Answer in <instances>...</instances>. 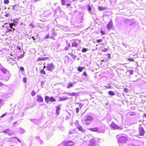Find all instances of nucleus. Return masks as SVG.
<instances>
[{"mask_svg": "<svg viewBox=\"0 0 146 146\" xmlns=\"http://www.w3.org/2000/svg\"><path fill=\"white\" fill-rule=\"evenodd\" d=\"M6 115V113H5L4 114H3L2 115H1V116L0 117L1 118V117H4L5 116V115Z\"/></svg>", "mask_w": 146, "mask_h": 146, "instance_id": "54", "label": "nucleus"}, {"mask_svg": "<svg viewBox=\"0 0 146 146\" xmlns=\"http://www.w3.org/2000/svg\"><path fill=\"white\" fill-rule=\"evenodd\" d=\"M98 9L100 11L105 10L106 8L104 7H101L100 6H98Z\"/></svg>", "mask_w": 146, "mask_h": 146, "instance_id": "22", "label": "nucleus"}, {"mask_svg": "<svg viewBox=\"0 0 146 146\" xmlns=\"http://www.w3.org/2000/svg\"><path fill=\"white\" fill-rule=\"evenodd\" d=\"M13 92L11 89H9L8 90V92L6 93V95L8 97H9L11 95Z\"/></svg>", "mask_w": 146, "mask_h": 146, "instance_id": "13", "label": "nucleus"}, {"mask_svg": "<svg viewBox=\"0 0 146 146\" xmlns=\"http://www.w3.org/2000/svg\"><path fill=\"white\" fill-rule=\"evenodd\" d=\"M54 68V66L52 63L48 64L46 66L47 70L51 72L52 71Z\"/></svg>", "mask_w": 146, "mask_h": 146, "instance_id": "3", "label": "nucleus"}, {"mask_svg": "<svg viewBox=\"0 0 146 146\" xmlns=\"http://www.w3.org/2000/svg\"><path fill=\"white\" fill-rule=\"evenodd\" d=\"M65 50H68V47H66V48H65Z\"/></svg>", "mask_w": 146, "mask_h": 146, "instance_id": "57", "label": "nucleus"}, {"mask_svg": "<svg viewBox=\"0 0 146 146\" xmlns=\"http://www.w3.org/2000/svg\"><path fill=\"white\" fill-rule=\"evenodd\" d=\"M96 141L95 139H91L89 141V143L88 144V146H95L96 145Z\"/></svg>", "mask_w": 146, "mask_h": 146, "instance_id": "5", "label": "nucleus"}, {"mask_svg": "<svg viewBox=\"0 0 146 146\" xmlns=\"http://www.w3.org/2000/svg\"><path fill=\"white\" fill-rule=\"evenodd\" d=\"M4 3L5 4H8L9 3V1L8 0H5L4 1Z\"/></svg>", "mask_w": 146, "mask_h": 146, "instance_id": "33", "label": "nucleus"}, {"mask_svg": "<svg viewBox=\"0 0 146 146\" xmlns=\"http://www.w3.org/2000/svg\"><path fill=\"white\" fill-rule=\"evenodd\" d=\"M83 69V68L80 67H79L78 68V71L80 72H82Z\"/></svg>", "mask_w": 146, "mask_h": 146, "instance_id": "31", "label": "nucleus"}, {"mask_svg": "<svg viewBox=\"0 0 146 146\" xmlns=\"http://www.w3.org/2000/svg\"><path fill=\"white\" fill-rule=\"evenodd\" d=\"M48 59V58L47 57H43L42 58V61Z\"/></svg>", "mask_w": 146, "mask_h": 146, "instance_id": "47", "label": "nucleus"}, {"mask_svg": "<svg viewBox=\"0 0 146 146\" xmlns=\"http://www.w3.org/2000/svg\"><path fill=\"white\" fill-rule=\"evenodd\" d=\"M37 101L39 102H43V99L40 96L38 95L37 96Z\"/></svg>", "mask_w": 146, "mask_h": 146, "instance_id": "16", "label": "nucleus"}, {"mask_svg": "<svg viewBox=\"0 0 146 146\" xmlns=\"http://www.w3.org/2000/svg\"><path fill=\"white\" fill-rule=\"evenodd\" d=\"M35 93L34 91H32L31 93V95L32 96H34L35 95Z\"/></svg>", "mask_w": 146, "mask_h": 146, "instance_id": "37", "label": "nucleus"}, {"mask_svg": "<svg viewBox=\"0 0 146 146\" xmlns=\"http://www.w3.org/2000/svg\"><path fill=\"white\" fill-rule=\"evenodd\" d=\"M84 123L87 125H90L92 120V118L90 116L87 115L85 116L83 118Z\"/></svg>", "mask_w": 146, "mask_h": 146, "instance_id": "1", "label": "nucleus"}, {"mask_svg": "<svg viewBox=\"0 0 146 146\" xmlns=\"http://www.w3.org/2000/svg\"><path fill=\"white\" fill-rule=\"evenodd\" d=\"M122 44H123V45L125 46V47H127V45L126 44H125L124 43H123V42H122Z\"/></svg>", "mask_w": 146, "mask_h": 146, "instance_id": "52", "label": "nucleus"}, {"mask_svg": "<svg viewBox=\"0 0 146 146\" xmlns=\"http://www.w3.org/2000/svg\"><path fill=\"white\" fill-rule=\"evenodd\" d=\"M83 75H84L85 76H87V74L85 72H84Z\"/></svg>", "mask_w": 146, "mask_h": 146, "instance_id": "53", "label": "nucleus"}, {"mask_svg": "<svg viewBox=\"0 0 146 146\" xmlns=\"http://www.w3.org/2000/svg\"><path fill=\"white\" fill-rule=\"evenodd\" d=\"M117 137H118V142L119 143H124L127 140V138L125 136L118 135Z\"/></svg>", "mask_w": 146, "mask_h": 146, "instance_id": "2", "label": "nucleus"}, {"mask_svg": "<svg viewBox=\"0 0 146 146\" xmlns=\"http://www.w3.org/2000/svg\"><path fill=\"white\" fill-rule=\"evenodd\" d=\"M73 86V83H70L68 84L67 88H70L72 87Z\"/></svg>", "mask_w": 146, "mask_h": 146, "instance_id": "23", "label": "nucleus"}, {"mask_svg": "<svg viewBox=\"0 0 146 146\" xmlns=\"http://www.w3.org/2000/svg\"><path fill=\"white\" fill-rule=\"evenodd\" d=\"M124 91L126 93H127L128 92L127 89L125 88L124 89Z\"/></svg>", "mask_w": 146, "mask_h": 146, "instance_id": "39", "label": "nucleus"}, {"mask_svg": "<svg viewBox=\"0 0 146 146\" xmlns=\"http://www.w3.org/2000/svg\"><path fill=\"white\" fill-rule=\"evenodd\" d=\"M3 85V84L0 82V86H1Z\"/></svg>", "mask_w": 146, "mask_h": 146, "instance_id": "59", "label": "nucleus"}, {"mask_svg": "<svg viewBox=\"0 0 146 146\" xmlns=\"http://www.w3.org/2000/svg\"><path fill=\"white\" fill-rule=\"evenodd\" d=\"M23 81L24 83H26L27 82V78L24 77L23 78Z\"/></svg>", "mask_w": 146, "mask_h": 146, "instance_id": "36", "label": "nucleus"}, {"mask_svg": "<svg viewBox=\"0 0 146 146\" xmlns=\"http://www.w3.org/2000/svg\"><path fill=\"white\" fill-rule=\"evenodd\" d=\"M45 101L47 103H48L50 101V98L48 96H46L45 97Z\"/></svg>", "mask_w": 146, "mask_h": 146, "instance_id": "20", "label": "nucleus"}, {"mask_svg": "<svg viewBox=\"0 0 146 146\" xmlns=\"http://www.w3.org/2000/svg\"><path fill=\"white\" fill-rule=\"evenodd\" d=\"M113 26V23L112 20H110L109 23L107 25V27L108 29H109L111 28Z\"/></svg>", "mask_w": 146, "mask_h": 146, "instance_id": "11", "label": "nucleus"}, {"mask_svg": "<svg viewBox=\"0 0 146 146\" xmlns=\"http://www.w3.org/2000/svg\"><path fill=\"white\" fill-rule=\"evenodd\" d=\"M20 69L21 71H23L24 70V68L23 67H21Z\"/></svg>", "mask_w": 146, "mask_h": 146, "instance_id": "48", "label": "nucleus"}, {"mask_svg": "<svg viewBox=\"0 0 146 146\" xmlns=\"http://www.w3.org/2000/svg\"><path fill=\"white\" fill-rule=\"evenodd\" d=\"M56 113L57 115L59 114V112L60 110L61 107L59 106H58L56 107Z\"/></svg>", "mask_w": 146, "mask_h": 146, "instance_id": "17", "label": "nucleus"}, {"mask_svg": "<svg viewBox=\"0 0 146 146\" xmlns=\"http://www.w3.org/2000/svg\"><path fill=\"white\" fill-rule=\"evenodd\" d=\"M30 26L32 27L33 28H34L35 27V26L33 25L31 23L30 24Z\"/></svg>", "mask_w": 146, "mask_h": 146, "instance_id": "50", "label": "nucleus"}, {"mask_svg": "<svg viewBox=\"0 0 146 146\" xmlns=\"http://www.w3.org/2000/svg\"><path fill=\"white\" fill-rule=\"evenodd\" d=\"M71 56L74 59H75L77 57V56H75L73 54H72Z\"/></svg>", "mask_w": 146, "mask_h": 146, "instance_id": "38", "label": "nucleus"}, {"mask_svg": "<svg viewBox=\"0 0 146 146\" xmlns=\"http://www.w3.org/2000/svg\"><path fill=\"white\" fill-rule=\"evenodd\" d=\"M102 39H99L97 40V42L99 43L101 42H102Z\"/></svg>", "mask_w": 146, "mask_h": 146, "instance_id": "44", "label": "nucleus"}, {"mask_svg": "<svg viewBox=\"0 0 146 146\" xmlns=\"http://www.w3.org/2000/svg\"><path fill=\"white\" fill-rule=\"evenodd\" d=\"M2 102V100L0 99V106H2L3 105Z\"/></svg>", "mask_w": 146, "mask_h": 146, "instance_id": "43", "label": "nucleus"}, {"mask_svg": "<svg viewBox=\"0 0 146 146\" xmlns=\"http://www.w3.org/2000/svg\"><path fill=\"white\" fill-rule=\"evenodd\" d=\"M128 60H130V61H133V62H134V59L133 58H129L128 59Z\"/></svg>", "mask_w": 146, "mask_h": 146, "instance_id": "46", "label": "nucleus"}, {"mask_svg": "<svg viewBox=\"0 0 146 146\" xmlns=\"http://www.w3.org/2000/svg\"><path fill=\"white\" fill-rule=\"evenodd\" d=\"M111 127L112 128L114 129H117L120 128L117 125L115 124L114 122H112L111 125Z\"/></svg>", "mask_w": 146, "mask_h": 146, "instance_id": "10", "label": "nucleus"}, {"mask_svg": "<svg viewBox=\"0 0 146 146\" xmlns=\"http://www.w3.org/2000/svg\"><path fill=\"white\" fill-rule=\"evenodd\" d=\"M87 50V49L85 48H84L82 50V52H86Z\"/></svg>", "mask_w": 146, "mask_h": 146, "instance_id": "30", "label": "nucleus"}, {"mask_svg": "<svg viewBox=\"0 0 146 146\" xmlns=\"http://www.w3.org/2000/svg\"><path fill=\"white\" fill-rule=\"evenodd\" d=\"M65 93L70 96H76L77 95V94L76 93L73 92L72 93H66L65 92Z\"/></svg>", "mask_w": 146, "mask_h": 146, "instance_id": "15", "label": "nucleus"}, {"mask_svg": "<svg viewBox=\"0 0 146 146\" xmlns=\"http://www.w3.org/2000/svg\"><path fill=\"white\" fill-rule=\"evenodd\" d=\"M19 132L21 134H23L25 133V130L21 128H19Z\"/></svg>", "mask_w": 146, "mask_h": 146, "instance_id": "21", "label": "nucleus"}, {"mask_svg": "<svg viewBox=\"0 0 146 146\" xmlns=\"http://www.w3.org/2000/svg\"><path fill=\"white\" fill-rule=\"evenodd\" d=\"M89 129L92 131L96 132L98 133H100L102 132L100 129L97 127L92 128H90Z\"/></svg>", "mask_w": 146, "mask_h": 146, "instance_id": "9", "label": "nucleus"}, {"mask_svg": "<svg viewBox=\"0 0 146 146\" xmlns=\"http://www.w3.org/2000/svg\"><path fill=\"white\" fill-rule=\"evenodd\" d=\"M83 105L82 104H80L79 105V107L80 108H82V107L83 106Z\"/></svg>", "mask_w": 146, "mask_h": 146, "instance_id": "51", "label": "nucleus"}, {"mask_svg": "<svg viewBox=\"0 0 146 146\" xmlns=\"http://www.w3.org/2000/svg\"><path fill=\"white\" fill-rule=\"evenodd\" d=\"M128 72H129V74H130L131 75L133 74V71L132 69H131V70H128Z\"/></svg>", "mask_w": 146, "mask_h": 146, "instance_id": "34", "label": "nucleus"}, {"mask_svg": "<svg viewBox=\"0 0 146 146\" xmlns=\"http://www.w3.org/2000/svg\"><path fill=\"white\" fill-rule=\"evenodd\" d=\"M49 34H47L45 36V37L44 38V39H46L47 38H49Z\"/></svg>", "mask_w": 146, "mask_h": 146, "instance_id": "35", "label": "nucleus"}, {"mask_svg": "<svg viewBox=\"0 0 146 146\" xmlns=\"http://www.w3.org/2000/svg\"><path fill=\"white\" fill-rule=\"evenodd\" d=\"M37 61H42V58H39L37 59Z\"/></svg>", "mask_w": 146, "mask_h": 146, "instance_id": "45", "label": "nucleus"}, {"mask_svg": "<svg viewBox=\"0 0 146 146\" xmlns=\"http://www.w3.org/2000/svg\"><path fill=\"white\" fill-rule=\"evenodd\" d=\"M24 56V55L23 54H20L19 56H18L17 57V58L18 60H19V59H21L23 58Z\"/></svg>", "mask_w": 146, "mask_h": 146, "instance_id": "29", "label": "nucleus"}, {"mask_svg": "<svg viewBox=\"0 0 146 146\" xmlns=\"http://www.w3.org/2000/svg\"><path fill=\"white\" fill-rule=\"evenodd\" d=\"M0 70L4 74H9V71L7 69L4 68L3 66H1L0 67Z\"/></svg>", "mask_w": 146, "mask_h": 146, "instance_id": "8", "label": "nucleus"}, {"mask_svg": "<svg viewBox=\"0 0 146 146\" xmlns=\"http://www.w3.org/2000/svg\"><path fill=\"white\" fill-rule=\"evenodd\" d=\"M57 9L58 10H60V7L59 6H58L57 8Z\"/></svg>", "mask_w": 146, "mask_h": 146, "instance_id": "55", "label": "nucleus"}, {"mask_svg": "<svg viewBox=\"0 0 146 146\" xmlns=\"http://www.w3.org/2000/svg\"><path fill=\"white\" fill-rule=\"evenodd\" d=\"M40 72L42 74H43L44 75L46 74V73L45 71L41 69L40 71Z\"/></svg>", "mask_w": 146, "mask_h": 146, "instance_id": "32", "label": "nucleus"}, {"mask_svg": "<svg viewBox=\"0 0 146 146\" xmlns=\"http://www.w3.org/2000/svg\"><path fill=\"white\" fill-rule=\"evenodd\" d=\"M108 94L111 96H114L115 94L114 92L112 91H109Z\"/></svg>", "mask_w": 146, "mask_h": 146, "instance_id": "28", "label": "nucleus"}, {"mask_svg": "<svg viewBox=\"0 0 146 146\" xmlns=\"http://www.w3.org/2000/svg\"><path fill=\"white\" fill-rule=\"evenodd\" d=\"M16 139H17L18 141L20 143H21V142L20 140L19 139H18V138H17Z\"/></svg>", "mask_w": 146, "mask_h": 146, "instance_id": "56", "label": "nucleus"}, {"mask_svg": "<svg viewBox=\"0 0 146 146\" xmlns=\"http://www.w3.org/2000/svg\"><path fill=\"white\" fill-rule=\"evenodd\" d=\"M65 0H62V3L63 5H65Z\"/></svg>", "mask_w": 146, "mask_h": 146, "instance_id": "41", "label": "nucleus"}, {"mask_svg": "<svg viewBox=\"0 0 146 146\" xmlns=\"http://www.w3.org/2000/svg\"><path fill=\"white\" fill-rule=\"evenodd\" d=\"M95 139H96V141H97L99 143H101L102 141H103V140H102V139H101L97 138H95Z\"/></svg>", "mask_w": 146, "mask_h": 146, "instance_id": "25", "label": "nucleus"}, {"mask_svg": "<svg viewBox=\"0 0 146 146\" xmlns=\"http://www.w3.org/2000/svg\"><path fill=\"white\" fill-rule=\"evenodd\" d=\"M10 55H11V56H13V54H10Z\"/></svg>", "mask_w": 146, "mask_h": 146, "instance_id": "60", "label": "nucleus"}, {"mask_svg": "<svg viewBox=\"0 0 146 146\" xmlns=\"http://www.w3.org/2000/svg\"><path fill=\"white\" fill-rule=\"evenodd\" d=\"M6 17H7L8 16V14H7L5 15Z\"/></svg>", "mask_w": 146, "mask_h": 146, "instance_id": "61", "label": "nucleus"}, {"mask_svg": "<svg viewBox=\"0 0 146 146\" xmlns=\"http://www.w3.org/2000/svg\"><path fill=\"white\" fill-rule=\"evenodd\" d=\"M17 123V121H16L15 122H14V123H13V124L14 125L16 123Z\"/></svg>", "mask_w": 146, "mask_h": 146, "instance_id": "63", "label": "nucleus"}, {"mask_svg": "<svg viewBox=\"0 0 146 146\" xmlns=\"http://www.w3.org/2000/svg\"><path fill=\"white\" fill-rule=\"evenodd\" d=\"M76 112L77 113H78L79 112V109L78 108H77L76 109Z\"/></svg>", "mask_w": 146, "mask_h": 146, "instance_id": "40", "label": "nucleus"}, {"mask_svg": "<svg viewBox=\"0 0 146 146\" xmlns=\"http://www.w3.org/2000/svg\"><path fill=\"white\" fill-rule=\"evenodd\" d=\"M5 134H7L9 135H11L12 134V133L10 129H7L4 130L3 132Z\"/></svg>", "mask_w": 146, "mask_h": 146, "instance_id": "12", "label": "nucleus"}, {"mask_svg": "<svg viewBox=\"0 0 146 146\" xmlns=\"http://www.w3.org/2000/svg\"><path fill=\"white\" fill-rule=\"evenodd\" d=\"M77 127L79 131L82 132H84L85 131V129H83L82 126L80 125H78L77 126Z\"/></svg>", "mask_w": 146, "mask_h": 146, "instance_id": "18", "label": "nucleus"}, {"mask_svg": "<svg viewBox=\"0 0 146 146\" xmlns=\"http://www.w3.org/2000/svg\"><path fill=\"white\" fill-rule=\"evenodd\" d=\"M11 7H12L14 11H18V5H12Z\"/></svg>", "mask_w": 146, "mask_h": 146, "instance_id": "14", "label": "nucleus"}, {"mask_svg": "<svg viewBox=\"0 0 146 146\" xmlns=\"http://www.w3.org/2000/svg\"><path fill=\"white\" fill-rule=\"evenodd\" d=\"M78 45V44L76 42H74V43H72V47H77Z\"/></svg>", "mask_w": 146, "mask_h": 146, "instance_id": "24", "label": "nucleus"}, {"mask_svg": "<svg viewBox=\"0 0 146 146\" xmlns=\"http://www.w3.org/2000/svg\"><path fill=\"white\" fill-rule=\"evenodd\" d=\"M138 132L140 136H143L145 133V131L144 129L141 127H140L139 128Z\"/></svg>", "mask_w": 146, "mask_h": 146, "instance_id": "6", "label": "nucleus"}, {"mask_svg": "<svg viewBox=\"0 0 146 146\" xmlns=\"http://www.w3.org/2000/svg\"><path fill=\"white\" fill-rule=\"evenodd\" d=\"M88 9L89 13H92V8L90 5H88Z\"/></svg>", "mask_w": 146, "mask_h": 146, "instance_id": "26", "label": "nucleus"}, {"mask_svg": "<svg viewBox=\"0 0 146 146\" xmlns=\"http://www.w3.org/2000/svg\"><path fill=\"white\" fill-rule=\"evenodd\" d=\"M107 57L109 58V59L110 58L111 55L110 54H107Z\"/></svg>", "mask_w": 146, "mask_h": 146, "instance_id": "49", "label": "nucleus"}, {"mask_svg": "<svg viewBox=\"0 0 146 146\" xmlns=\"http://www.w3.org/2000/svg\"><path fill=\"white\" fill-rule=\"evenodd\" d=\"M67 5L68 6H69L70 5L69 4H67Z\"/></svg>", "mask_w": 146, "mask_h": 146, "instance_id": "64", "label": "nucleus"}, {"mask_svg": "<svg viewBox=\"0 0 146 146\" xmlns=\"http://www.w3.org/2000/svg\"><path fill=\"white\" fill-rule=\"evenodd\" d=\"M50 101L51 102H54L56 101V100L52 97L50 98Z\"/></svg>", "mask_w": 146, "mask_h": 146, "instance_id": "27", "label": "nucleus"}, {"mask_svg": "<svg viewBox=\"0 0 146 146\" xmlns=\"http://www.w3.org/2000/svg\"><path fill=\"white\" fill-rule=\"evenodd\" d=\"M74 144L72 141H68L64 143V145L66 146H70L73 145Z\"/></svg>", "mask_w": 146, "mask_h": 146, "instance_id": "7", "label": "nucleus"}, {"mask_svg": "<svg viewBox=\"0 0 146 146\" xmlns=\"http://www.w3.org/2000/svg\"><path fill=\"white\" fill-rule=\"evenodd\" d=\"M143 116L144 117H146V114H144Z\"/></svg>", "mask_w": 146, "mask_h": 146, "instance_id": "58", "label": "nucleus"}, {"mask_svg": "<svg viewBox=\"0 0 146 146\" xmlns=\"http://www.w3.org/2000/svg\"><path fill=\"white\" fill-rule=\"evenodd\" d=\"M32 38L33 39V40H35V38H34V36H33L32 37Z\"/></svg>", "mask_w": 146, "mask_h": 146, "instance_id": "62", "label": "nucleus"}, {"mask_svg": "<svg viewBox=\"0 0 146 146\" xmlns=\"http://www.w3.org/2000/svg\"><path fill=\"white\" fill-rule=\"evenodd\" d=\"M45 83V81H42L41 82V85H42V86L43 85H44V84Z\"/></svg>", "mask_w": 146, "mask_h": 146, "instance_id": "42", "label": "nucleus"}, {"mask_svg": "<svg viewBox=\"0 0 146 146\" xmlns=\"http://www.w3.org/2000/svg\"><path fill=\"white\" fill-rule=\"evenodd\" d=\"M68 98L67 97H62L60 98V101H63L68 99Z\"/></svg>", "mask_w": 146, "mask_h": 146, "instance_id": "19", "label": "nucleus"}, {"mask_svg": "<svg viewBox=\"0 0 146 146\" xmlns=\"http://www.w3.org/2000/svg\"><path fill=\"white\" fill-rule=\"evenodd\" d=\"M7 59V61L11 65H13L15 61L14 59L13 58L10 57L9 56H7L6 57Z\"/></svg>", "mask_w": 146, "mask_h": 146, "instance_id": "4", "label": "nucleus"}]
</instances>
